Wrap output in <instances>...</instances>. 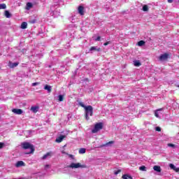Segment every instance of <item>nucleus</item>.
<instances>
[{
	"instance_id": "nucleus-8",
	"label": "nucleus",
	"mask_w": 179,
	"mask_h": 179,
	"mask_svg": "<svg viewBox=\"0 0 179 179\" xmlns=\"http://www.w3.org/2000/svg\"><path fill=\"white\" fill-rule=\"evenodd\" d=\"M52 156V152H48L42 157V160H45L47 159H50Z\"/></svg>"
},
{
	"instance_id": "nucleus-23",
	"label": "nucleus",
	"mask_w": 179,
	"mask_h": 179,
	"mask_svg": "<svg viewBox=\"0 0 179 179\" xmlns=\"http://www.w3.org/2000/svg\"><path fill=\"white\" fill-rule=\"evenodd\" d=\"M4 15L7 19H9V17L11 16L10 13H9L8 10L5 11Z\"/></svg>"
},
{
	"instance_id": "nucleus-21",
	"label": "nucleus",
	"mask_w": 179,
	"mask_h": 179,
	"mask_svg": "<svg viewBox=\"0 0 179 179\" xmlns=\"http://www.w3.org/2000/svg\"><path fill=\"white\" fill-rule=\"evenodd\" d=\"M21 29H27V22H24L21 24Z\"/></svg>"
},
{
	"instance_id": "nucleus-42",
	"label": "nucleus",
	"mask_w": 179,
	"mask_h": 179,
	"mask_svg": "<svg viewBox=\"0 0 179 179\" xmlns=\"http://www.w3.org/2000/svg\"><path fill=\"white\" fill-rule=\"evenodd\" d=\"M169 3H173V0H168Z\"/></svg>"
},
{
	"instance_id": "nucleus-15",
	"label": "nucleus",
	"mask_w": 179,
	"mask_h": 179,
	"mask_svg": "<svg viewBox=\"0 0 179 179\" xmlns=\"http://www.w3.org/2000/svg\"><path fill=\"white\" fill-rule=\"evenodd\" d=\"M90 51H91V52H93V51H97L99 52L100 51V48L96 46H92L90 49Z\"/></svg>"
},
{
	"instance_id": "nucleus-6",
	"label": "nucleus",
	"mask_w": 179,
	"mask_h": 179,
	"mask_svg": "<svg viewBox=\"0 0 179 179\" xmlns=\"http://www.w3.org/2000/svg\"><path fill=\"white\" fill-rule=\"evenodd\" d=\"M163 111V108H159L155 110V115L157 118H160L162 115H163V113H162Z\"/></svg>"
},
{
	"instance_id": "nucleus-20",
	"label": "nucleus",
	"mask_w": 179,
	"mask_h": 179,
	"mask_svg": "<svg viewBox=\"0 0 179 179\" xmlns=\"http://www.w3.org/2000/svg\"><path fill=\"white\" fill-rule=\"evenodd\" d=\"M31 8H33V4L31 3H27L26 9L27 10H30V9H31Z\"/></svg>"
},
{
	"instance_id": "nucleus-2",
	"label": "nucleus",
	"mask_w": 179,
	"mask_h": 179,
	"mask_svg": "<svg viewBox=\"0 0 179 179\" xmlns=\"http://www.w3.org/2000/svg\"><path fill=\"white\" fill-rule=\"evenodd\" d=\"M22 146L23 149H29V152H27V155H29V153H33L34 152V146L30 144V143H23L22 144Z\"/></svg>"
},
{
	"instance_id": "nucleus-12",
	"label": "nucleus",
	"mask_w": 179,
	"mask_h": 179,
	"mask_svg": "<svg viewBox=\"0 0 179 179\" xmlns=\"http://www.w3.org/2000/svg\"><path fill=\"white\" fill-rule=\"evenodd\" d=\"M8 66L9 68H16V66H17V65H19L18 62H8Z\"/></svg>"
},
{
	"instance_id": "nucleus-19",
	"label": "nucleus",
	"mask_w": 179,
	"mask_h": 179,
	"mask_svg": "<svg viewBox=\"0 0 179 179\" xmlns=\"http://www.w3.org/2000/svg\"><path fill=\"white\" fill-rule=\"evenodd\" d=\"M153 170H155V171H157L158 173H160V171H162V168H160L159 166H154Z\"/></svg>"
},
{
	"instance_id": "nucleus-3",
	"label": "nucleus",
	"mask_w": 179,
	"mask_h": 179,
	"mask_svg": "<svg viewBox=\"0 0 179 179\" xmlns=\"http://www.w3.org/2000/svg\"><path fill=\"white\" fill-rule=\"evenodd\" d=\"M69 169H86V165L82 164L80 163H73L68 166Z\"/></svg>"
},
{
	"instance_id": "nucleus-5",
	"label": "nucleus",
	"mask_w": 179,
	"mask_h": 179,
	"mask_svg": "<svg viewBox=\"0 0 179 179\" xmlns=\"http://www.w3.org/2000/svg\"><path fill=\"white\" fill-rule=\"evenodd\" d=\"M159 61H160L161 62H163L164 61H167V59H169V54L168 53H164L161 55L159 57H158Z\"/></svg>"
},
{
	"instance_id": "nucleus-41",
	"label": "nucleus",
	"mask_w": 179,
	"mask_h": 179,
	"mask_svg": "<svg viewBox=\"0 0 179 179\" xmlns=\"http://www.w3.org/2000/svg\"><path fill=\"white\" fill-rule=\"evenodd\" d=\"M62 153L63 155H69V154L66 153L65 151H62Z\"/></svg>"
},
{
	"instance_id": "nucleus-43",
	"label": "nucleus",
	"mask_w": 179,
	"mask_h": 179,
	"mask_svg": "<svg viewBox=\"0 0 179 179\" xmlns=\"http://www.w3.org/2000/svg\"><path fill=\"white\" fill-rule=\"evenodd\" d=\"M27 132H29V134H30L31 131H28Z\"/></svg>"
},
{
	"instance_id": "nucleus-25",
	"label": "nucleus",
	"mask_w": 179,
	"mask_h": 179,
	"mask_svg": "<svg viewBox=\"0 0 179 179\" xmlns=\"http://www.w3.org/2000/svg\"><path fill=\"white\" fill-rule=\"evenodd\" d=\"M143 10L144 12H148V10H149V7H148V5H144V6H143Z\"/></svg>"
},
{
	"instance_id": "nucleus-35",
	"label": "nucleus",
	"mask_w": 179,
	"mask_h": 179,
	"mask_svg": "<svg viewBox=\"0 0 179 179\" xmlns=\"http://www.w3.org/2000/svg\"><path fill=\"white\" fill-rule=\"evenodd\" d=\"M37 85H40V83H32V86H37Z\"/></svg>"
},
{
	"instance_id": "nucleus-9",
	"label": "nucleus",
	"mask_w": 179,
	"mask_h": 179,
	"mask_svg": "<svg viewBox=\"0 0 179 179\" xmlns=\"http://www.w3.org/2000/svg\"><path fill=\"white\" fill-rule=\"evenodd\" d=\"M64 138H66V136H64V135H61L60 136H59V137H57V138H56V141H56L57 143H61V142H62V141H64Z\"/></svg>"
},
{
	"instance_id": "nucleus-16",
	"label": "nucleus",
	"mask_w": 179,
	"mask_h": 179,
	"mask_svg": "<svg viewBox=\"0 0 179 179\" xmlns=\"http://www.w3.org/2000/svg\"><path fill=\"white\" fill-rule=\"evenodd\" d=\"M38 106H31V111H32V113H37L38 111Z\"/></svg>"
},
{
	"instance_id": "nucleus-1",
	"label": "nucleus",
	"mask_w": 179,
	"mask_h": 179,
	"mask_svg": "<svg viewBox=\"0 0 179 179\" xmlns=\"http://www.w3.org/2000/svg\"><path fill=\"white\" fill-rule=\"evenodd\" d=\"M78 104L80 106V107H83V108H84V110H85V120H87V121H89V120H90V117H89V115L90 117L93 116V106H85V103L82 101L78 102Z\"/></svg>"
},
{
	"instance_id": "nucleus-22",
	"label": "nucleus",
	"mask_w": 179,
	"mask_h": 179,
	"mask_svg": "<svg viewBox=\"0 0 179 179\" xmlns=\"http://www.w3.org/2000/svg\"><path fill=\"white\" fill-rule=\"evenodd\" d=\"M122 178L123 179H132V176H129V175H123Z\"/></svg>"
},
{
	"instance_id": "nucleus-32",
	"label": "nucleus",
	"mask_w": 179,
	"mask_h": 179,
	"mask_svg": "<svg viewBox=\"0 0 179 179\" xmlns=\"http://www.w3.org/2000/svg\"><path fill=\"white\" fill-rule=\"evenodd\" d=\"M167 145L169 146V148H176V145L173 143H168Z\"/></svg>"
},
{
	"instance_id": "nucleus-28",
	"label": "nucleus",
	"mask_w": 179,
	"mask_h": 179,
	"mask_svg": "<svg viewBox=\"0 0 179 179\" xmlns=\"http://www.w3.org/2000/svg\"><path fill=\"white\" fill-rule=\"evenodd\" d=\"M139 170H141V171H146V166H140Z\"/></svg>"
},
{
	"instance_id": "nucleus-18",
	"label": "nucleus",
	"mask_w": 179,
	"mask_h": 179,
	"mask_svg": "<svg viewBox=\"0 0 179 179\" xmlns=\"http://www.w3.org/2000/svg\"><path fill=\"white\" fill-rule=\"evenodd\" d=\"M133 62H134V66H141V65H142V64L141 63V61L139 60H134Z\"/></svg>"
},
{
	"instance_id": "nucleus-26",
	"label": "nucleus",
	"mask_w": 179,
	"mask_h": 179,
	"mask_svg": "<svg viewBox=\"0 0 179 179\" xmlns=\"http://www.w3.org/2000/svg\"><path fill=\"white\" fill-rule=\"evenodd\" d=\"M138 47H142V45H145V41H140L138 43Z\"/></svg>"
},
{
	"instance_id": "nucleus-4",
	"label": "nucleus",
	"mask_w": 179,
	"mask_h": 179,
	"mask_svg": "<svg viewBox=\"0 0 179 179\" xmlns=\"http://www.w3.org/2000/svg\"><path fill=\"white\" fill-rule=\"evenodd\" d=\"M103 129V122H98L94 124V129L92 130V134H97L99 131Z\"/></svg>"
},
{
	"instance_id": "nucleus-10",
	"label": "nucleus",
	"mask_w": 179,
	"mask_h": 179,
	"mask_svg": "<svg viewBox=\"0 0 179 179\" xmlns=\"http://www.w3.org/2000/svg\"><path fill=\"white\" fill-rule=\"evenodd\" d=\"M26 164L23 162V161H18L15 164V167L19 168V167H24Z\"/></svg>"
},
{
	"instance_id": "nucleus-13",
	"label": "nucleus",
	"mask_w": 179,
	"mask_h": 179,
	"mask_svg": "<svg viewBox=\"0 0 179 179\" xmlns=\"http://www.w3.org/2000/svg\"><path fill=\"white\" fill-rule=\"evenodd\" d=\"M44 89L45 90H47L48 93H51L52 90V87H51V85H45L44 86Z\"/></svg>"
},
{
	"instance_id": "nucleus-33",
	"label": "nucleus",
	"mask_w": 179,
	"mask_h": 179,
	"mask_svg": "<svg viewBox=\"0 0 179 179\" xmlns=\"http://www.w3.org/2000/svg\"><path fill=\"white\" fill-rule=\"evenodd\" d=\"M120 173H121V169H119V170H117V171H115V173H114V174H115V176H117V175L120 174Z\"/></svg>"
},
{
	"instance_id": "nucleus-17",
	"label": "nucleus",
	"mask_w": 179,
	"mask_h": 179,
	"mask_svg": "<svg viewBox=\"0 0 179 179\" xmlns=\"http://www.w3.org/2000/svg\"><path fill=\"white\" fill-rule=\"evenodd\" d=\"M113 143H114V141H109V142L103 144V145H101V148H104V147H107V146H111L113 145Z\"/></svg>"
},
{
	"instance_id": "nucleus-30",
	"label": "nucleus",
	"mask_w": 179,
	"mask_h": 179,
	"mask_svg": "<svg viewBox=\"0 0 179 179\" xmlns=\"http://www.w3.org/2000/svg\"><path fill=\"white\" fill-rule=\"evenodd\" d=\"M68 156L72 160H75V156L73 155L68 154Z\"/></svg>"
},
{
	"instance_id": "nucleus-11",
	"label": "nucleus",
	"mask_w": 179,
	"mask_h": 179,
	"mask_svg": "<svg viewBox=\"0 0 179 179\" xmlns=\"http://www.w3.org/2000/svg\"><path fill=\"white\" fill-rule=\"evenodd\" d=\"M78 10L80 15H85V8H83V6H78Z\"/></svg>"
},
{
	"instance_id": "nucleus-37",
	"label": "nucleus",
	"mask_w": 179,
	"mask_h": 179,
	"mask_svg": "<svg viewBox=\"0 0 179 179\" xmlns=\"http://www.w3.org/2000/svg\"><path fill=\"white\" fill-rule=\"evenodd\" d=\"M45 170H47V169H50V165L46 164V165L45 166Z\"/></svg>"
},
{
	"instance_id": "nucleus-27",
	"label": "nucleus",
	"mask_w": 179,
	"mask_h": 179,
	"mask_svg": "<svg viewBox=\"0 0 179 179\" xmlns=\"http://www.w3.org/2000/svg\"><path fill=\"white\" fill-rule=\"evenodd\" d=\"M58 100L59 101H64V95H59Z\"/></svg>"
},
{
	"instance_id": "nucleus-38",
	"label": "nucleus",
	"mask_w": 179,
	"mask_h": 179,
	"mask_svg": "<svg viewBox=\"0 0 179 179\" xmlns=\"http://www.w3.org/2000/svg\"><path fill=\"white\" fill-rule=\"evenodd\" d=\"M174 171H176V173H178L179 172V168L176 167Z\"/></svg>"
},
{
	"instance_id": "nucleus-34",
	"label": "nucleus",
	"mask_w": 179,
	"mask_h": 179,
	"mask_svg": "<svg viewBox=\"0 0 179 179\" xmlns=\"http://www.w3.org/2000/svg\"><path fill=\"white\" fill-rule=\"evenodd\" d=\"M155 131H157V132H160V131H162V129L159 127L155 128Z\"/></svg>"
},
{
	"instance_id": "nucleus-39",
	"label": "nucleus",
	"mask_w": 179,
	"mask_h": 179,
	"mask_svg": "<svg viewBox=\"0 0 179 179\" xmlns=\"http://www.w3.org/2000/svg\"><path fill=\"white\" fill-rule=\"evenodd\" d=\"M108 44H110V41L106 42L103 43V45H108Z\"/></svg>"
},
{
	"instance_id": "nucleus-40",
	"label": "nucleus",
	"mask_w": 179,
	"mask_h": 179,
	"mask_svg": "<svg viewBox=\"0 0 179 179\" xmlns=\"http://www.w3.org/2000/svg\"><path fill=\"white\" fill-rule=\"evenodd\" d=\"M3 148V143H0V149H2Z\"/></svg>"
},
{
	"instance_id": "nucleus-14",
	"label": "nucleus",
	"mask_w": 179,
	"mask_h": 179,
	"mask_svg": "<svg viewBox=\"0 0 179 179\" xmlns=\"http://www.w3.org/2000/svg\"><path fill=\"white\" fill-rule=\"evenodd\" d=\"M51 16H54V17H58L59 16V11L58 10H55V11L50 13Z\"/></svg>"
},
{
	"instance_id": "nucleus-31",
	"label": "nucleus",
	"mask_w": 179,
	"mask_h": 179,
	"mask_svg": "<svg viewBox=\"0 0 179 179\" xmlns=\"http://www.w3.org/2000/svg\"><path fill=\"white\" fill-rule=\"evenodd\" d=\"M169 167H170V169H171L172 170H176V166H174V164H169Z\"/></svg>"
},
{
	"instance_id": "nucleus-36",
	"label": "nucleus",
	"mask_w": 179,
	"mask_h": 179,
	"mask_svg": "<svg viewBox=\"0 0 179 179\" xmlns=\"http://www.w3.org/2000/svg\"><path fill=\"white\" fill-rule=\"evenodd\" d=\"M101 37L100 36H98L96 39H95V41H100V40H101Z\"/></svg>"
},
{
	"instance_id": "nucleus-29",
	"label": "nucleus",
	"mask_w": 179,
	"mask_h": 179,
	"mask_svg": "<svg viewBox=\"0 0 179 179\" xmlns=\"http://www.w3.org/2000/svg\"><path fill=\"white\" fill-rule=\"evenodd\" d=\"M0 9H6V4L5 3L0 4Z\"/></svg>"
},
{
	"instance_id": "nucleus-7",
	"label": "nucleus",
	"mask_w": 179,
	"mask_h": 179,
	"mask_svg": "<svg viewBox=\"0 0 179 179\" xmlns=\"http://www.w3.org/2000/svg\"><path fill=\"white\" fill-rule=\"evenodd\" d=\"M12 113L16 114L17 115H21V114H23V110L19 108H13L12 109Z\"/></svg>"
},
{
	"instance_id": "nucleus-24",
	"label": "nucleus",
	"mask_w": 179,
	"mask_h": 179,
	"mask_svg": "<svg viewBox=\"0 0 179 179\" xmlns=\"http://www.w3.org/2000/svg\"><path fill=\"white\" fill-rule=\"evenodd\" d=\"M80 155H83L84 153H86V149L85 148H80L78 151Z\"/></svg>"
}]
</instances>
